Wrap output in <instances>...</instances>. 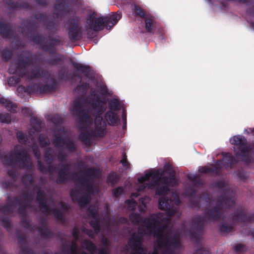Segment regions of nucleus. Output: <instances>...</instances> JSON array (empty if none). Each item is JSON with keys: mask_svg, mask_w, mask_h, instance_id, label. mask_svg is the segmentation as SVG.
Masks as SVG:
<instances>
[{"mask_svg": "<svg viewBox=\"0 0 254 254\" xmlns=\"http://www.w3.org/2000/svg\"><path fill=\"white\" fill-rule=\"evenodd\" d=\"M229 191L228 189H226L224 195L218 196L216 198L215 205L207 209L203 216L196 215L194 217L190 230L191 238H195L202 233L205 220L218 221L222 217L224 209H229L235 205V201L233 198V193H230L229 196L227 197Z\"/></svg>", "mask_w": 254, "mask_h": 254, "instance_id": "obj_1", "label": "nucleus"}, {"mask_svg": "<svg viewBox=\"0 0 254 254\" xmlns=\"http://www.w3.org/2000/svg\"><path fill=\"white\" fill-rule=\"evenodd\" d=\"M107 109L106 102L99 97L94 99L90 105V111L94 118V135L103 137L106 132L107 123L111 126H116L120 122L117 113L113 111H105Z\"/></svg>", "mask_w": 254, "mask_h": 254, "instance_id": "obj_2", "label": "nucleus"}, {"mask_svg": "<svg viewBox=\"0 0 254 254\" xmlns=\"http://www.w3.org/2000/svg\"><path fill=\"white\" fill-rule=\"evenodd\" d=\"M165 170H153L146 172L144 176L138 178L140 184H142L152 178L151 184L148 186L156 187L155 193L159 195H165L170 190V187H174L177 185L175 171L173 169L171 165L166 164Z\"/></svg>", "mask_w": 254, "mask_h": 254, "instance_id": "obj_3", "label": "nucleus"}, {"mask_svg": "<svg viewBox=\"0 0 254 254\" xmlns=\"http://www.w3.org/2000/svg\"><path fill=\"white\" fill-rule=\"evenodd\" d=\"M146 227L147 230L152 233L153 232L154 237L156 238V242L159 248L165 250L175 249L179 245L180 241L177 236L173 237L170 232L165 231L167 224L163 226H158L161 223V221L157 217H154L146 221Z\"/></svg>", "mask_w": 254, "mask_h": 254, "instance_id": "obj_4", "label": "nucleus"}, {"mask_svg": "<svg viewBox=\"0 0 254 254\" xmlns=\"http://www.w3.org/2000/svg\"><path fill=\"white\" fill-rule=\"evenodd\" d=\"M96 13L88 14L86 25V31L88 38H93L96 33L104 29L105 27L110 29L122 18L121 12L119 11L109 16L96 17Z\"/></svg>", "mask_w": 254, "mask_h": 254, "instance_id": "obj_5", "label": "nucleus"}, {"mask_svg": "<svg viewBox=\"0 0 254 254\" xmlns=\"http://www.w3.org/2000/svg\"><path fill=\"white\" fill-rule=\"evenodd\" d=\"M27 32V38L31 41L39 46L44 51L53 54L56 52V46L60 43V40L51 36L45 37L42 34H33L38 28L35 21H26L24 24Z\"/></svg>", "mask_w": 254, "mask_h": 254, "instance_id": "obj_6", "label": "nucleus"}, {"mask_svg": "<svg viewBox=\"0 0 254 254\" xmlns=\"http://www.w3.org/2000/svg\"><path fill=\"white\" fill-rule=\"evenodd\" d=\"M40 60L37 55H33L29 51L24 52L19 56L18 59L15 62L14 66L11 64L8 69L10 74H16L20 77L26 76L27 67L32 64H37Z\"/></svg>", "mask_w": 254, "mask_h": 254, "instance_id": "obj_7", "label": "nucleus"}, {"mask_svg": "<svg viewBox=\"0 0 254 254\" xmlns=\"http://www.w3.org/2000/svg\"><path fill=\"white\" fill-rule=\"evenodd\" d=\"M77 165L80 169H84V173L81 176L73 177L74 182L83 188L90 193H93V185L91 180L97 176V170L95 168L87 167L85 163L81 160L77 162Z\"/></svg>", "mask_w": 254, "mask_h": 254, "instance_id": "obj_8", "label": "nucleus"}, {"mask_svg": "<svg viewBox=\"0 0 254 254\" xmlns=\"http://www.w3.org/2000/svg\"><path fill=\"white\" fill-rule=\"evenodd\" d=\"M49 81L50 82L49 84L35 83L28 87L19 86L17 88V91L18 93L23 92L28 95H30L33 93L43 94L55 92L58 88V83L56 80L54 78L51 77Z\"/></svg>", "mask_w": 254, "mask_h": 254, "instance_id": "obj_9", "label": "nucleus"}, {"mask_svg": "<svg viewBox=\"0 0 254 254\" xmlns=\"http://www.w3.org/2000/svg\"><path fill=\"white\" fill-rule=\"evenodd\" d=\"M34 190L36 191V200L38 202L39 208L42 212L46 215L52 213L58 220L64 222V216L62 212L56 208L50 207L47 204V199L44 191L37 185L34 187Z\"/></svg>", "mask_w": 254, "mask_h": 254, "instance_id": "obj_10", "label": "nucleus"}, {"mask_svg": "<svg viewBox=\"0 0 254 254\" xmlns=\"http://www.w3.org/2000/svg\"><path fill=\"white\" fill-rule=\"evenodd\" d=\"M53 135V142L55 147L60 148H65L70 152H74L76 150V145L72 139L68 136L63 137L62 133L64 131V127H56Z\"/></svg>", "mask_w": 254, "mask_h": 254, "instance_id": "obj_11", "label": "nucleus"}, {"mask_svg": "<svg viewBox=\"0 0 254 254\" xmlns=\"http://www.w3.org/2000/svg\"><path fill=\"white\" fill-rule=\"evenodd\" d=\"M74 16L68 19L64 23V28L68 31L69 39L72 41H76L81 39L82 37V29L80 24V18L76 16L74 12Z\"/></svg>", "mask_w": 254, "mask_h": 254, "instance_id": "obj_12", "label": "nucleus"}, {"mask_svg": "<svg viewBox=\"0 0 254 254\" xmlns=\"http://www.w3.org/2000/svg\"><path fill=\"white\" fill-rule=\"evenodd\" d=\"M73 111L77 116L79 124L82 128L86 129L92 125V119L89 115L88 110L83 108L82 101L80 99L74 101Z\"/></svg>", "mask_w": 254, "mask_h": 254, "instance_id": "obj_13", "label": "nucleus"}, {"mask_svg": "<svg viewBox=\"0 0 254 254\" xmlns=\"http://www.w3.org/2000/svg\"><path fill=\"white\" fill-rule=\"evenodd\" d=\"M231 217L234 223L249 224L254 222V213H248L247 210L243 206H238Z\"/></svg>", "mask_w": 254, "mask_h": 254, "instance_id": "obj_14", "label": "nucleus"}, {"mask_svg": "<svg viewBox=\"0 0 254 254\" xmlns=\"http://www.w3.org/2000/svg\"><path fill=\"white\" fill-rule=\"evenodd\" d=\"M15 160H18L21 167L27 170H31L32 168V163L27 151L21 146H15L13 153Z\"/></svg>", "mask_w": 254, "mask_h": 254, "instance_id": "obj_15", "label": "nucleus"}, {"mask_svg": "<svg viewBox=\"0 0 254 254\" xmlns=\"http://www.w3.org/2000/svg\"><path fill=\"white\" fill-rule=\"evenodd\" d=\"M195 190H192L191 196L192 197L190 200V205L193 208L199 209L201 207H207L209 206L211 202V198L208 193L204 192L194 197L195 195Z\"/></svg>", "mask_w": 254, "mask_h": 254, "instance_id": "obj_16", "label": "nucleus"}, {"mask_svg": "<svg viewBox=\"0 0 254 254\" xmlns=\"http://www.w3.org/2000/svg\"><path fill=\"white\" fill-rule=\"evenodd\" d=\"M13 202L14 203V205L17 204L19 206L17 209L19 217L21 218V223L23 226L27 229H32V225L31 222L26 219V208L28 206L27 204L24 202L18 196H15L13 197Z\"/></svg>", "mask_w": 254, "mask_h": 254, "instance_id": "obj_17", "label": "nucleus"}, {"mask_svg": "<svg viewBox=\"0 0 254 254\" xmlns=\"http://www.w3.org/2000/svg\"><path fill=\"white\" fill-rule=\"evenodd\" d=\"M158 207L161 210L166 211V214L169 217V218L166 219L167 223L169 221L170 218L175 215L177 211L174 206V201L166 196H162L159 198Z\"/></svg>", "mask_w": 254, "mask_h": 254, "instance_id": "obj_18", "label": "nucleus"}, {"mask_svg": "<svg viewBox=\"0 0 254 254\" xmlns=\"http://www.w3.org/2000/svg\"><path fill=\"white\" fill-rule=\"evenodd\" d=\"M72 235L74 240L70 242H64L63 244V249L67 252L66 254H79L76 252L77 249L76 241L80 236V232L76 227H74L72 230ZM81 254H88L86 253H82Z\"/></svg>", "mask_w": 254, "mask_h": 254, "instance_id": "obj_19", "label": "nucleus"}, {"mask_svg": "<svg viewBox=\"0 0 254 254\" xmlns=\"http://www.w3.org/2000/svg\"><path fill=\"white\" fill-rule=\"evenodd\" d=\"M142 241L141 236L136 234L135 233H132L129 238L127 244L130 249L134 253L130 254H143L141 253H137L142 250Z\"/></svg>", "mask_w": 254, "mask_h": 254, "instance_id": "obj_20", "label": "nucleus"}, {"mask_svg": "<svg viewBox=\"0 0 254 254\" xmlns=\"http://www.w3.org/2000/svg\"><path fill=\"white\" fill-rule=\"evenodd\" d=\"M4 2L8 6L10 10H16L18 9H30L31 5L27 1L18 0L15 1L13 0H3Z\"/></svg>", "mask_w": 254, "mask_h": 254, "instance_id": "obj_21", "label": "nucleus"}, {"mask_svg": "<svg viewBox=\"0 0 254 254\" xmlns=\"http://www.w3.org/2000/svg\"><path fill=\"white\" fill-rule=\"evenodd\" d=\"M144 21L145 28L146 31L150 34H155V28H157V25L155 18L150 14H146Z\"/></svg>", "mask_w": 254, "mask_h": 254, "instance_id": "obj_22", "label": "nucleus"}, {"mask_svg": "<svg viewBox=\"0 0 254 254\" xmlns=\"http://www.w3.org/2000/svg\"><path fill=\"white\" fill-rule=\"evenodd\" d=\"M38 231L41 238L44 239H50L54 236V234L47 226L44 221L42 219L40 226L38 227Z\"/></svg>", "mask_w": 254, "mask_h": 254, "instance_id": "obj_23", "label": "nucleus"}, {"mask_svg": "<svg viewBox=\"0 0 254 254\" xmlns=\"http://www.w3.org/2000/svg\"><path fill=\"white\" fill-rule=\"evenodd\" d=\"M71 63L73 67L79 72L83 73V75L86 77H89L90 71L91 70V67L88 65H85L79 63L75 62L71 60Z\"/></svg>", "mask_w": 254, "mask_h": 254, "instance_id": "obj_24", "label": "nucleus"}, {"mask_svg": "<svg viewBox=\"0 0 254 254\" xmlns=\"http://www.w3.org/2000/svg\"><path fill=\"white\" fill-rule=\"evenodd\" d=\"M0 35L3 38L12 36L13 32L12 25L9 23H4L0 20Z\"/></svg>", "mask_w": 254, "mask_h": 254, "instance_id": "obj_25", "label": "nucleus"}, {"mask_svg": "<svg viewBox=\"0 0 254 254\" xmlns=\"http://www.w3.org/2000/svg\"><path fill=\"white\" fill-rule=\"evenodd\" d=\"M223 161L226 168H232L238 163L239 160L232 154L227 153L223 154Z\"/></svg>", "mask_w": 254, "mask_h": 254, "instance_id": "obj_26", "label": "nucleus"}, {"mask_svg": "<svg viewBox=\"0 0 254 254\" xmlns=\"http://www.w3.org/2000/svg\"><path fill=\"white\" fill-rule=\"evenodd\" d=\"M57 179L55 182L58 184H64L68 180V177L71 175L70 172H66L58 168L57 171Z\"/></svg>", "mask_w": 254, "mask_h": 254, "instance_id": "obj_27", "label": "nucleus"}, {"mask_svg": "<svg viewBox=\"0 0 254 254\" xmlns=\"http://www.w3.org/2000/svg\"><path fill=\"white\" fill-rule=\"evenodd\" d=\"M64 59V55L58 53L49 58L46 62L50 65L57 66L61 64Z\"/></svg>", "mask_w": 254, "mask_h": 254, "instance_id": "obj_28", "label": "nucleus"}, {"mask_svg": "<svg viewBox=\"0 0 254 254\" xmlns=\"http://www.w3.org/2000/svg\"><path fill=\"white\" fill-rule=\"evenodd\" d=\"M46 73V71L44 69H41L39 67H37L35 68V70L32 69L31 71L27 77L28 79L31 80L39 79L45 76Z\"/></svg>", "mask_w": 254, "mask_h": 254, "instance_id": "obj_29", "label": "nucleus"}, {"mask_svg": "<svg viewBox=\"0 0 254 254\" xmlns=\"http://www.w3.org/2000/svg\"><path fill=\"white\" fill-rule=\"evenodd\" d=\"M8 200L10 203L7 204L0 205V211L3 212L5 215H9L12 214L14 212V203L13 202V198H11L8 196Z\"/></svg>", "mask_w": 254, "mask_h": 254, "instance_id": "obj_30", "label": "nucleus"}, {"mask_svg": "<svg viewBox=\"0 0 254 254\" xmlns=\"http://www.w3.org/2000/svg\"><path fill=\"white\" fill-rule=\"evenodd\" d=\"M0 103L8 111L15 113L16 112L17 106L15 104L12 103L10 100H8L3 97L0 98Z\"/></svg>", "mask_w": 254, "mask_h": 254, "instance_id": "obj_31", "label": "nucleus"}, {"mask_svg": "<svg viewBox=\"0 0 254 254\" xmlns=\"http://www.w3.org/2000/svg\"><path fill=\"white\" fill-rule=\"evenodd\" d=\"M214 187L220 189L222 192L223 194L221 195H224L225 190L226 189L229 190V192H228L227 195V197L229 196V194L231 193H233V198L235 200V193L229 187H226V183L222 180H219L216 182H215L214 184Z\"/></svg>", "mask_w": 254, "mask_h": 254, "instance_id": "obj_32", "label": "nucleus"}, {"mask_svg": "<svg viewBox=\"0 0 254 254\" xmlns=\"http://www.w3.org/2000/svg\"><path fill=\"white\" fill-rule=\"evenodd\" d=\"M108 105L109 109V111L117 112L121 110V102L117 98H113L109 100Z\"/></svg>", "mask_w": 254, "mask_h": 254, "instance_id": "obj_33", "label": "nucleus"}, {"mask_svg": "<svg viewBox=\"0 0 254 254\" xmlns=\"http://www.w3.org/2000/svg\"><path fill=\"white\" fill-rule=\"evenodd\" d=\"M0 157L2 160L3 163L9 166H13L15 163L18 162L17 160L13 159V157H14V156L13 153H11L9 155L1 154L0 155Z\"/></svg>", "mask_w": 254, "mask_h": 254, "instance_id": "obj_34", "label": "nucleus"}, {"mask_svg": "<svg viewBox=\"0 0 254 254\" xmlns=\"http://www.w3.org/2000/svg\"><path fill=\"white\" fill-rule=\"evenodd\" d=\"M79 125V128L82 130L79 135V139L83 143L86 145L90 144V136L88 132L86 131V130L89 127H88L86 129H83L81 127L80 125Z\"/></svg>", "mask_w": 254, "mask_h": 254, "instance_id": "obj_35", "label": "nucleus"}, {"mask_svg": "<svg viewBox=\"0 0 254 254\" xmlns=\"http://www.w3.org/2000/svg\"><path fill=\"white\" fill-rule=\"evenodd\" d=\"M120 179V176L116 172H111L107 176V183L113 187L119 182Z\"/></svg>", "mask_w": 254, "mask_h": 254, "instance_id": "obj_36", "label": "nucleus"}, {"mask_svg": "<svg viewBox=\"0 0 254 254\" xmlns=\"http://www.w3.org/2000/svg\"><path fill=\"white\" fill-rule=\"evenodd\" d=\"M30 123L32 128L35 131H40L42 128V121L36 117H33L31 118Z\"/></svg>", "mask_w": 254, "mask_h": 254, "instance_id": "obj_37", "label": "nucleus"}, {"mask_svg": "<svg viewBox=\"0 0 254 254\" xmlns=\"http://www.w3.org/2000/svg\"><path fill=\"white\" fill-rule=\"evenodd\" d=\"M90 201V197L87 195H82L79 196L77 202L80 208H83L84 206L89 204Z\"/></svg>", "mask_w": 254, "mask_h": 254, "instance_id": "obj_38", "label": "nucleus"}, {"mask_svg": "<svg viewBox=\"0 0 254 254\" xmlns=\"http://www.w3.org/2000/svg\"><path fill=\"white\" fill-rule=\"evenodd\" d=\"M132 10L136 17H139L141 18H145L146 14L144 10L139 5L134 4L132 5Z\"/></svg>", "mask_w": 254, "mask_h": 254, "instance_id": "obj_39", "label": "nucleus"}, {"mask_svg": "<svg viewBox=\"0 0 254 254\" xmlns=\"http://www.w3.org/2000/svg\"><path fill=\"white\" fill-rule=\"evenodd\" d=\"M81 245L83 247H85V249L89 251L90 253H92L96 249V246L94 244V243L90 240L88 239H85L82 241L81 243Z\"/></svg>", "mask_w": 254, "mask_h": 254, "instance_id": "obj_40", "label": "nucleus"}, {"mask_svg": "<svg viewBox=\"0 0 254 254\" xmlns=\"http://www.w3.org/2000/svg\"><path fill=\"white\" fill-rule=\"evenodd\" d=\"M90 225L92 226L95 234H97L100 230V223L98 216L96 218H92L90 222Z\"/></svg>", "mask_w": 254, "mask_h": 254, "instance_id": "obj_41", "label": "nucleus"}, {"mask_svg": "<svg viewBox=\"0 0 254 254\" xmlns=\"http://www.w3.org/2000/svg\"><path fill=\"white\" fill-rule=\"evenodd\" d=\"M87 211L92 218H96L98 216V208L95 204L90 205Z\"/></svg>", "mask_w": 254, "mask_h": 254, "instance_id": "obj_42", "label": "nucleus"}, {"mask_svg": "<svg viewBox=\"0 0 254 254\" xmlns=\"http://www.w3.org/2000/svg\"><path fill=\"white\" fill-rule=\"evenodd\" d=\"M39 143L41 147L48 146L50 143L46 135L44 133H40L38 137Z\"/></svg>", "mask_w": 254, "mask_h": 254, "instance_id": "obj_43", "label": "nucleus"}, {"mask_svg": "<svg viewBox=\"0 0 254 254\" xmlns=\"http://www.w3.org/2000/svg\"><path fill=\"white\" fill-rule=\"evenodd\" d=\"M53 150L51 147L46 148L44 154V160L48 164H51L53 161Z\"/></svg>", "mask_w": 254, "mask_h": 254, "instance_id": "obj_44", "label": "nucleus"}, {"mask_svg": "<svg viewBox=\"0 0 254 254\" xmlns=\"http://www.w3.org/2000/svg\"><path fill=\"white\" fill-rule=\"evenodd\" d=\"M129 220L134 224L138 225L141 220V216L137 213H131L129 215Z\"/></svg>", "mask_w": 254, "mask_h": 254, "instance_id": "obj_45", "label": "nucleus"}, {"mask_svg": "<svg viewBox=\"0 0 254 254\" xmlns=\"http://www.w3.org/2000/svg\"><path fill=\"white\" fill-rule=\"evenodd\" d=\"M189 180H190L194 186H202L203 183L200 177L197 175H191L188 177Z\"/></svg>", "mask_w": 254, "mask_h": 254, "instance_id": "obj_46", "label": "nucleus"}, {"mask_svg": "<svg viewBox=\"0 0 254 254\" xmlns=\"http://www.w3.org/2000/svg\"><path fill=\"white\" fill-rule=\"evenodd\" d=\"M21 196L24 199V200H23L21 197H20V198L26 204H27L28 207L27 208H30L31 207L30 203L33 200V197L32 195H31L28 192H24ZM18 197L19 198V197Z\"/></svg>", "mask_w": 254, "mask_h": 254, "instance_id": "obj_47", "label": "nucleus"}, {"mask_svg": "<svg viewBox=\"0 0 254 254\" xmlns=\"http://www.w3.org/2000/svg\"><path fill=\"white\" fill-rule=\"evenodd\" d=\"M233 230L232 224H228L226 223H221L220 225V231L222 233H229Z\"/></svg>", "mask_w": 254, "mask_h": 254, "instance_id": "obj_48", "label": "nucleus"}, {"mask_svg": "<svg viewBox=\"0 0 254 254\" xmlns=\"http://www.w3.org/2000/svg\"><path fill=\"white\" fill-rule=\"evenodd\" d=\"M2 59L5 62L9 61L12 56V53L7 48L2 50L1 53Z\"/></svg>", "mask_w": 254, "mask_h": 254, "instance_id": "obj_49", "label": "nucleus"}, {"mask_svg": "<svg viewBox=\"0 0 254 254\" xmlns=\"http://www.w3.org/2000/svg\"><path fill=\"white\" fill-rule=\"evenodd\" d=\"M89 83L87 82L83 83L80 85H78L75 88V91L78 92H81L82 93H84L89 88Z\"/></svg>", "mask_w": 254, "mask_h": 254, "instance_id": "obj_50", "label": "nucleus"}, {"mask_svg": "<svg viewBox=\"0 0 254 254\" xmlns=\"http://www.w3.org/2000/svg\"><path fill=\"white\" fill-rule=\"evenodd\" d=\"M50 121L56 126H57L62 124L64 119L59 114H54L51 116Z\"/></svg>", "mask_w": 254, "mask_h": 254, "instance_id": "obj_51", "label": "nucleus"}, {"mask_svg": "<svg viewBox=\"0 0 254 254\" xmlns=\"http://www.w3.org/2000/svg\"><path fill=\"white\" fill-rule=\"evenodd\" d=\"M11 117L8 113L0 114V122L2 123L9 124L11 122Z\"/></svg>", "mask_w": 254, "mask_h": 254, "instance_id": "obj_52", "label": "nucleus"}, {"mask_svg": "<svg viewBox=\"0 0 254 254\" xmlns=\"http://www.w3.org/2000/svg\"><path fill=\"white\" fill-rule=\"evenodd\" d=\"M16 238L18 240V243L20 244L21 247L23 248L26 244V239L25 236L20 233L19 232H17L16 234Z\"/></svg>", "mask_w": 254, "mask_h": 254, "instance_id": "obj_53", "label": "nucleus"}, {"mask_svg": "<svg viewBox=\"0 0 254 254\" xmlns=\"http://www.w3.org/2000/svg\"><path fill=\"white\" fill-rule=\"evenodd\" d=\"M32 152L37 160H40L41 156V152L37 144L34 143L32 147Z\"/></svg>", "mask_w": 254, "mask_h": 254, "instance_id": "obj_54", "label": "nucleus"}, {"mask_svg": "<svg viewBox=\"0 0 254 254\" xmlns=\"http://www.w3.org/2000/svg\"><path fill=\"white\" fill-rule=\"evenodd\" d=\"M23 182L26 185H32L34 183V179L32 174H25L22 178Z\"/></svg>", "mask_w": 254, "mask_h": 254, "instance_id": "obj_55", "label": "nucleus"}, {"mask_svg": "<svg viewBox=\"0 0 254 254\" xmlns=\"http://www.w3.org/2000/svg\"><path fill=\"white\" fill-rule=\"evenodd\" d=\"M155 29L157 30L156 32V34L158 35L159 38L161 40L162 42L163 43L166 38L164 35L165 32L164 29L162 27H159L158 25H157V28H155Z\"/></svg>", "mask_w": 254, "mask_h": 254, "instance_id": "obj_56", "label": "nucleus"}, {"mask_svg": "<svg viewBox=\"0 0 254 254\" xmlns=\"http://www.w3.org/2000/svg\"><path fill=\"white\" fill-rule=\"evenodd\" d=\"M113 195L118 198L124 193V189L123 187H118L113 190L112 191Z\"/></svg>", "mask_w": 254, "mask_h": 254, "instance_id": "obj_57", "label": "nucleus"}, {"mask_svg": "<svg viewBox=\"0 0 254 254\" xmlns=\"http://www.w3.org/2000/svg\"><path fill=\"white\" fill-rule=\"evenodd\" d=\"M17 137L19 142L22 144H26L27 142L28 138L26 135L21 131L18 132L17 133Z\"/></svg>", "mask_w": 254, "mask_h": 254, "instance_id": "obj_58", "label": "nucleus"}, {"mask_svg": "<svg viewBox=\"0 0 254 254\" xmlns=\"http://www.w3.org/2000/svg\"><path fill=\"white\" fill-rule=\"evenodd\" d=\"M120 163L122 164L123 166L126 167V169H128L130 167V164L127 159V155L124 152L122 153V158L120 161Z\"/></svg>", "mask_w": 254, "mask_h": 254, "instance_id": "obj_59", "label": "nucleus"}, {"mask_svg": "<svg viewBox=\"0 0 254 254\" xmlns=\"http://www.w3.org/2000/svg\"><path fill=\"white\" fill-rule=\"evenodd\" d=\"M220 172V168L218 166H214L212 165V167H209L208 174L211 176H218L219 175Z\"/></svg>", "mask_w": 254, "mask_h": 254, "instance_id": "obj_60", "label": "nucleus"}, {"mask_svg": "<svg viewBox=\"0 0 254 254\" xmlns=\"http://www.w3.org/2000/svg\"><path fill=\"white\" fill-rule=\"evenodd\" d=\"M67 73L64 68H61L59 71L58 77L61 80H66L68 78Z\"/></svg>", "mask_w": 254, "mask_h": 254, "instance_id": "obj_61", "label": "nucleus"}, {"mask_svg": "<svg viewBox=\"0 0 254 254\" xmlns=\"http://www.w3.org/2000/svg\"><path fill=\"white\" fill-rule=\"evenodd\" d=\"M79 191L76 189H72L70 191V196L73 201L75 202L79 196Z\"/></svg>", "mask_w": 254, "mask_h": 254, "instance_id": "obj_62", "label": "nucleus"}, {"mask_svg": "<svg viewBox=\"0 0 254 254\" xmlns=\"http://www.w3.org/2000/svg\"><path fill=\"white\" fill-rule=\"evenodd\" d=\"M1 222L3 223V226L6 229H10L12 227V225L10 220L8 217H3L1 219Z\"/></svg>", "mask_w": 254, "mask_h": 254, "instance_id": "obj_63", "label": "nucleus"}, {"mask_svg": "<svg viewBox=\"0 0 254 254\" xmlns=\"http://www.w3.org/2000/svg\"><path fill=\"white\" fill-rule=\"evenodd\" d=\"M38 170L42 173H46L47 167L44 165L42 161L38 160L37 161Z\"/></svg>", "mask_w": 254, "mask_h": 254, "instance_id": "obj_64", "label": "nucleus"}]
</instances>
